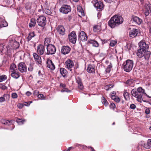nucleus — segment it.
Instances as JSON below:
<instances>
[{
  "label": "nucleus",
  "mask_w": 151,
  "mask_h": 151,
  "mask_svg": "<svg viewBox=\"0 0 151 151\" xmlns=\"http://www.w3.org/2000/svg\"><path fill=\"white\" fill-rule=\"evenodd\" d=\"M139 44V48L136 53L138 58V62L141 65H147L151 54L150 52L147 50L149 48L148 45L144 42H140Z\"/></svg>",
  "instance_id": "nucleus-1"
},
{
  "label": "nucleus",
  "mask_w": 151,
  "mask_h": 151,
  "mask_svg": "<svg viewBox=\"0 0 151 151\" xmlns=\"http://www.w3.org/2000/svg\"><path fill=\"white\" fill-rule=\"evenodd\" d=\"M123 22L121 16L116 15L111 17L108 22V25L111 28L118 27Z\"/></svg>",
  "instance_id": "nucleus-2"
},
{
  "label": "nucleus",
  "mask_w": 151,
  "mask_h": 151,
  "mask_svg": "<svg viewBox=\"0 0 151 151\" xmlns=\"http://www.w3.org/2000/svg\"><path fill=\"white\" fill-rule=\"evenodd\" d=\"M133 64V61L132 60H127L123 64L124 70L127 72H129L132 68Z\"/></svg>",
  "instance_id": "nucleus-3"
},
{
  "label": "nucleus",
  "mask_w": 151,
  "mask_h": 151,
  "mask_svg": "<svg viewBox=\"0 0 151 151\" xmlns=\"http://www.w3.org/2000/svg\"><path fill=\"white\" fill-rule=\"evenodd\" d=\"M47 46V52L46 54L47 55L54 54L56 51V49L55 46L51 44L46 45Z\"/></svg>",
  "instance_id": "nucleus-4"
},
{
  "label": "nucleus",
  "mask_w": 151,
  "mask_h": 151,
  "mask_svg": "<svg viewBox=\"0 0 151 151\" xmlns=\"http://www.w3.org/2000/svg\"><path fill=\"white\" fill-rule=\"evenodd\" d=\"M46 17L43 16H40L37 19V22L38 25L44 28L46 24Z\"/></svg>",
  "instance_id": "nucleus-5"
},
{
  "label": "nucleus",
  "mask_w": 151,
  "mask_h": 151,
  "mask_svg": "<svg viewBox=\"0 0 151 151\" xmlns=\"http://www.w3.org/2000/svg\"><path fill=\"white\" fill-rule=\"evenodd\" d=\"M71 8L70 6L63 5L59 9L60 12L63 14H67L70 12Z\"/></svg>",
  "instance_id": "nucleus-6"
},
{
  "label": "nucleus",
  "mask_w": 151,
  "mask_h": 151,
  "mask_svg": "<svg viewBox=\"0 0 151 151\" xmlns=\"http://www.w3.org/2000/svg\"><path fill=\"white\" fill-rule=\"evenodd\" d=\"M66 68L69 70L70 71H72L74 69V63L73 60L70 59H68L65 63Z\"/></svg>",
  "instance_id": "nucleus-7"
},
{
  "label": "nucleus",
  "mask_w": 151,
  "mask_h": 151,
  "mask_svg": "<svg viewBox=\"0 0 151 151\" xmlns=\"http://www.w3.org/2000/svg\"><path fill=\"white\" fill-rule=\"evenodd\" d=\"M68 38L70 42L73 44H75L77 40V37L75 32L73 31L71 32L68 35Z\"/></svg>",
  "instance_id": "nucleus-8"
},
{
  "label": "nucleus",
  "mask_w": 151,
  "mask_h": 151,
  "mask_svg": "<svg viewBox=\"0 0 151 151\" xmlns=\"http://www.w3.org/2000/svg\"><path fill=\"white\" fill-rule=\"evenodd\" d=\"M18 68L19 71L22 73L26 72L27 68L24 63L21 62L18 65Z\"/></svg>",
  "instance_id": "nucleus-9"
},
{
  "label": "nucleus",
  "mask_w": 151,
  "mask_h": 151,
  "mask_svg": "<svg viewBox=\"0 0 151 151\" xmlns=\"http://www.w3.org/2000/svg\"><path fill=\"white\" fill-rule=\"evenodd\" d=\"M94 6L99 11H101L103 10L104 7L103 3L101 1H96Z\"/></svg>",
  "instance_id": "nucleus-10"
},
{
  "label": "nucleus",
  "mask_w": 151,
  "mask_h": 151,
  "mask_svg": "<svg viewBox=\"0 0 151 151\" xmlns=\"http://www.w3.org/2000/svg\"><path fill=\"white\" fill-rule=\"evenodd\" d=\"M37 53L40 55H42L45 52V47L42 45L40 44L37 46Z\"/></svg>",
  "instance_id": "nucleus-11"
},
{
  "label": "nucleus",
  "mask_w": 151,
  "mask_h": 151,
  "mask_svg": "<svg viewBox=\"0 0 151 151\" xmlns=\"http://www.w3.org/2000/svg\"><path fill=\"white\" fill-rule=\"evenodd\" d=\"M79 39L81 41H85L87 40L88 37L85 32L82 31L80 33Z\"/></svg>",
  "instance_id": "nucleus-12"
},
{
  "label": "nucleus",
  "mask_w": 151,
  "mask_h": 151,
  "mask_svg": "<svg viewBox=\"0 0 151 151\" xmlns=\"http://www.w3.org/2000/svg\"><path fill=\"white\" fill-rule=\"evenodd\" d=\"M138 33V29L133 28L129 32V35L130 37L134 38L137 35Z\"/></svg>",
  "instance_id": "nucleus-13"
},
{
  "label": "nucleus",
  "mask_w": 151,
  "mask_h": 151,
  "mask_svg": "<svg viewBox=\"0 0 151 151\" xmlns=\"http://www.w3.org/2000/svg\"><path fill=\"white\" fill-rule=\"evenodd\" d=\"M71 48L68 46H63L62 47L61 52L62 54L65 55L68 54L70 51Z\"/></svg>",
  "instance_id": "nucleus-14"
},
{
  "label": "nucleus",
  "mask_w": 151,
  "mask_h": 151,
  "mask_svg": "<svg viewBox=\"0 0 151 151\" xmlns=\"http://www.w3.org/2000/svg\"><path fill=\"white\" fill-rule=\"evenodd\" d=\"M95 66L94 64L88 65L87 69V71L88 72L93 73L95 72Z\"/></svg>",
  "instance_id": "nucleus-15"
},
{
  "label": "nucleus",
  "mask_w": 151,
  "mask_h": 151,
  "mask_svg": "<svg viewBox=\"0 0 151 151\" xmlns=\"http://www.w3.org/2000/svg\"><path fill=\"white\" fill-rule=\"evenodd\" d=\"M142 96V94H139L136 97L137 99V101L140 103H141L142 100L144 102L147 103L151 104V103H150L148 101L145 100L144 97L143 98Z\"/></svg>",
  "instance_id": "nucleus-16"
},
{
  "label": "nucleus",
  "mask_w": 151,
  "mask_h": 151,
  "mask_svg": "<svg viewBox=\"0 0 151 151\" xmlns=\"http://www.w3.org/2000/svg\"><path fill=\"white\" fill-rule=\"evenodd\" d=\"M57 30L59 34L63 35L65 34V29L63 26H58L57 28Z\"/></svg>",
  "instance_id": "nucleus-17"
},
{
  "label": "nucleus",
  "mask_w": 151,
  "mask_h": 151,
  "mask_svg": "<svg viewBox=\"0 0 151 151\" xmlns=\"http://www.w3.org/2000/svg\"><path fill=\"white\" fill-rule=\"evenodd\" d=\"M33 56L35 61L39 64L41 65L42 60L41 57L36 53H33Z\"/></svg>",
  "instance_id": "nucleus-18"
},
{
  "label": "nucleus",
  "mask_w": 151,
  "mask_h": 151,
  "mask_svg": "<svg viewBox=\"0 0 151 151\" xmlns=\"http://www.w3.org/2000/svg\"><path fill=\"white\" fill-rule=\"evenodd\" d=\"M10 45L11 46L13 49H17L19 47V42L15 40H12L11 41Z\"/></svg>",
  "instance_id": "nucleus-19"
},
{
  "label": "nucleus",
  "mask_w": 151,
  "mask_h": 151,
  "mask_svg": "<svg viewBox=\"0 0 151 151\" xmlns=\"http://www.w3.org/2000/svg\"><path fill=\"white\" fill-rule=\"evenodd\" d=\"M47 67L51 70H54L55 68V65L52 63L51 60L49 59L47 62Z\"/></svg>",
  "instance_id": "nucleus-20"
},
{
  "label": "nucleus",
  "mask_w": 151,
  "mask_h": 151,
  "mask_svg": "<svg viewBox=\"0 0 151 151\" xmlns=\"http://www.w3.org/2000/svg\"><path fill=\"white\" fill-rule=\"evenodd\" d=\"M88 43L92 45L93 46L97 47L99 46V44L98 42L94 40L89 39L88 41Z\"/></svg>",
  "instance_id": "nucleus-21"
},
{
  "label": "nucleus",
  "mask_w": 151,
  "mask_h": 151,
  "mask_svg": "<svg viewBox=\"0 0 151 151\" xmlns=\"http://www.w3.org/2000/svg\"><path fill=\"white\" fill-rule=\"evenodd\" d=\"M12 72L11 76L15 79H17L20 76L19 73L16 70H13Z\"/></svg>",
  "instance_id": "nucleus-22"
},
{
  "label": "nucleus",
  "mask_w": 151,
  "mask_h": 151,
  "mask_svg": "<svg viewBox=\"0 0 151 151\" xmlns=\"http://www.w3.org/2000/svg\"><path fill=\"white\" fill-rule=\"evenodd\" d=\"M137 91L138 93L139 94H145L146 96L148 98H151V96H149L148 95H147L146 93H145V90L144 89H143L142 87H139L137 89Z\"/></svg>",
  "instance_id": "nucleus-23"
},
{
  "label": "nucleus",
  "mask_w": 151,
  "mask_h": 151,
  "mask_svg": "<svg viewBox=\"0 0 151 151\" xmlns=\"http://www.w3.org/2000/svg\"><path fill=\"white\" fill-rule=\"evenodd\" d=\"M132 19L133 21L138 25L140 24L142 22V20L136 16H133Z\"/></svg>",
  "instance_id": "nucleus-24"
},
{
  "label": "nucleus",
  "mask_w": 151,
  "mask_h": 151,
  "mask_svg": "<svg viewBox=\"0 0 151 151\" xmlns=\"http://www.w3.org/2000/svg\"><path fill=\"white\" fill-rule=\"evenodd\" d=\"M8 24L4 20L0 19V27H6L8 26Z\"/></svg>",
  "instance_id": "nucleus-25"
},
{
  "label": "nucleus",
  "mask_w": 151,
  "mask_h": 151,
  "mask_svg": "<svg viewBox=\"0 0 151 151\" xmlns=\"http://www.w3.org/2000/svg\"><path fill=\"white\" fill-rule=\"evenodd\" d=\"M36 24L35 19L34 18H32L30 20V22L29 24V26L30 28H31L33 27H35Z\"/></svg>",
  "instance_id": "nucleus-26"
},
{
  "label": "nucleus",
  "mask_w": 151,
  "mask_h": 151,
  "mask_svg": "<svg viewBox=\"0 0 151 151\" xmlns=\"http://www.w3.org/2000/svg\"><path fill=\"white\" fill-rule=\"evenodd\" d=\"M60 74L63 77H65L67 74V72L64 68H60Z\"/></svg>",
  "instance_id": "nucleus-27"
},
{
  "label": "nucleus",
  "mask_w": 151,
  "mask_h": 151,
  "mask_svg": "<svg viewBox=\"0 0 151 151\" xmlns=\"http://www.w3.org/2000/svg\"><path fill=\"white\" fill-rule=\"evenodd\" d=\"M151 139H149L147 140V143L145 144L144 147L147 149H149L151 147Z\"/></svg>",
  "instance_id": "nucleus-28"
},
{
  "label": "nucleus",
  "mask_w": 151,
  "mask_h": 151,
  "mask_svg": "<svg viewBox=\"0 0 151 151\" xmlns=\"http://www.w3.org/2000/svg\"><path fill=\"white\" fill-rule=\"evenodd\" d=\"M6 46L3 44H0V51L1 52H6Z\"/></svg>",
  "instance_id": "nucleus-29"
},
{
  "label": "nucleus",
  "mask_w": 151,
  "mask_h": 151,
  "mask_svg": "<svg viewBox=\"0 0 151 151\" xmlns=\"http://www.w3.org/2000/svg\"><path fill=\"white\" fill-rule=\"evenodd\" d=\"M35 36V34L34 32H32L29 33L27 37L28 41H30L32 38Z\"/></svg>",
  "instance_id": "nucleus-30"
},
{
  "label": "nucleus",
  "mask_w": 151,
  "mask_h": 151,
  "mask_svg": "<svg viewBox=\"0 0 151 151\" xmlns=\"http://www.w3.org/2000/svg\"><path fill=\"white\" fill-rule=\"evenodd\" d=\"M131 93L132 96H134L135 97H136L139 94L137 91L134 89H133L132 90Z\"/></svg>",
  "instance_id": "nucleus-31"
},
{
  "label": "nucleus",
  "mask_w": 151,
  "mask_h": 151,
  "mask_svg": "<svg viewBox=\"0 0 151 151\" xmlns=\"http://www.w3.org/2000/svg\"><path fill=\"white\" fill-rule=\"evenodd\" d=\"M16 122L19 124H22L24 123L25 121L24 120H22V119L17 118L16 120Z\"/></svg>",
  "instance_id": "nucleus-32"
},
{
  "label": "nucleus",
  "mask_w": 151,
  "mask_h": 151,
  "mask_svg": "<svg viewBox=\"0 0 151 151\" xmlns=\"http://www.w3.org/2000/svg\"><path fill=\"white\" fill-rule=\"evenodd\" d=\"M102 102L105 106H106L108 105V102L104 97H103L102 99Z\"/></svg>",
  "instance_id": "nucleus-33"
},
{
  "label": "nucleus",
  "mask_w": 151,
  "mask_h": 151,
  "mask_svg": "<svg viewBox=\"0 0 151 151\" xmlns=\"http://www.w3.org/2000/svg\"><path fill=\"white\" fill-rule=\"evenodd\" d=\"M16 65L14 63H12L10 66V70L11 72H12L13 70H16L14 69L16 68Z\"/></svg>",
  "instance_id": "nucleus-34"
},
{
  "label": "nucleus",
  "mask_w": 151,
  "mask_h": 151,
  "mask_svg": "<svg viewBox=\"0 0 151 151\" xmlns=\"http://www.w3.org/2000/svg\"><path fill=\"white\" fill-rule=\"evenodd\" d=\"M7 76L5 75L0 76V82H2L7 79Z\"/></svg>",
  "instance_id": "nucleus-35"
},
{
  "label": "nucleus",
  "mask_w": 151,
  "mask_h": 151,
  "mask_svg": "<svg viewBox=\"0 0 151 151\" xmlns=\"http://www.w3.org/2000/svg\"><path fill=\"white\" fill-rule=\"evenodd\" d=\"M134 82V81L132 79L128 80L126 82V84L129 85H131Z\"/></svg>",
  "instance_id": "nucleus-36"
},
{
  "label": "nucleus",
  "mask_w": 151,
  "mask_h": 151,
  "mask_svg": "<svg viewBox=\"0 0 151 151\" xmlns=\"http://www.w3.org/2000/svg\"><path fill=\"white\" fill-rule=\"evenodd\" d=\"M113 85L112 84L108 85L105 87V89L107 91L113 88Z\"/></svg>",
  "instance_id": "nucleus-37"
},
{
  "label": "nucleus",
  "mask_w": 151,
  "mask_h": 151,
  "mask_svg": "<svg viewBox=\"0 0 151 151\" xmlns=\"http://www.w3.org/2000/svg\"><path fill=\"white\" fill-rule=\"evenodd\" d=\"M123 95L126 100H127L129 99V95L128 92H125L124 93Z\"/></svg>",
  "instance_id": "nucleus-38"
},
{
  "label": "nucleus",
  "mask_w": 151,
  "mask_h": 151,
  "mask_svg": "<svg viewBox=\"0 0 151 151\" xmlns=\"http://www.w3.org/2000/svg\"><path fill=\"white\" fill-rule=\"evenodd\" d=\"M76 80L78 84H80L81 83H82L81 79L79 77H77L76 79Z\"/></svg>",
  "instance_id": "nucleus-39"
},
{
  "label": "nucleus",
  "mask_w": 151,
  "mask_h": 151,
  "mask_svg": "<svg viewBox=\"0 0 151 151\" xmlns=\"http://www.w3.org/2000/svg\"><path fill=\"white\" fill-rule=\"evenodd\" d=\"M45 13L47 14L50 15L51 14V11L48 9H45Z\"/></svg>",
  "instance_id": "nucleus-40"
},
{
  "label": "nucleus",
  "mask_w": 151,
  "mask_h": 151,
  "mask_svg": "<svg viewBox=\"0 0 151 151\" xmlns=\"http://www.w3.org/2000/svg\"><path fill=\"white\" fill-rule=\"evenodd\" d=\"M50 42V39L49 38H46L44 42V44L45 45L46 44V43H47L46 45H50L49 44Z\"/></svg>",
  "instance_id": "nucleus-41"
},
{
  "label": "nucleus",
  "mask_w": 151,
  "mask_h": 151,
  "mask_svg": "<svg viewBox=\"0 0 151 151\" xmlns=\"http://www.w3.org/2000/svg\"><path fill=\"white\" fill-rule=\"evenodd\" d=\"M116 43V41L115 40H112L111 41L110 43V45L112 47H113L115 45Z\"/></svg>",
  "instance_id": "nucleus-42"
},
{
  "label": "nucleus",
  "mask_w": 151,
  "mask_h": 151,
  "mask_svg": "<svg viewBox=\"0 0 151 151\" xmlns=\"http://www.w3.org/2000/svg\"><path fill=\"white\" fill-rule=\"evenodd\" d=\"M61 92H70V91L67 88H64L63 89L61 90Z\"/></svg>",
  "instance_id": "nucleus-43"
},
{
  "label": "nucleus",
  "mask_w": 151,
  "mask_h": 151,
  "mask_svg": "<svg viewBox=\"0 0 151 151\" xmlns=\"http://www.w3.org/2000/svg\"><path fill=\"white\" fill-rule=\"evenodd\" d=\"M13 121L12 120H11L10 121H9V120H6L5 121V124L8 125H10V124L9 123H13Z\"/></svg>",
  "instance_id": "nucleus-44"
},
{
  "label": "nucleus",
  "mask_w": 151,
  "mask_h": 151,
  "mask_svg": "<svg viewBox=\"0 0 151 151\" xmlns=\"http://www.w3.org/2000/svg\"><path fill=\"white\" fill-rule=\"evenodd\" d=\"M146 10L151 12V4L147 5L146 7Z\"/></svg>",
  "instance_id": "nucleus-45"
},
{
  "label": "nucleus",
  "mask_w": 151,
  "mask_h": 151,
  "mask_svg": "<svg viewBox=\"0 0 151 151\" xmlns=\"http://www.w3.org/2000/svg\"><path fill=\"white\" fill-rule=\"evenodd\" d=\"M17 95L16 93H13L12 94V97L13 99L17 98Z\"/></svg>",
  "instance_id": "nucleus-46"
},
{
  "label": "nucleus",
  "mask_w": 151,
  "mask_h": 151,
  "mask_svg": "<svg viewBox=\"0 0 151 151\" xmlns=\"http://www.w3.org/2000/svg\"><path fill=\"white\" fill-rule=\"evenodd\" d=\"M78 84V88L81 90H82L83 89V86L82 83H81L80 84Z\"/></svg>",
  "instance_id": "nucleus-47"
},
{
  "label": "nucleus",
  "mask_w": 151,
  "mask_h": 151,
  "mask_svg": "<svg viewBox=\"0 0 151 151\" xmlns=\"http://www.w3.org/2000/svg\"><path fill=\"white\" fill-rule=\"evenodd\" d=\"M0 88L3 90H5L7 88V87L3 85H1L0 86Z\"/></svg>",
  "instance_id": "nucleus-48"
},
{
  "label": "nucleus",
  "mask_w": 151,
  "mask_h": 151,
  "mask_svg": "<svg viewBox=\"0 0 151 151\" xmlns=\"http://www.w3.org/2000/svg\"><path fill=\"white\" fill-rule=\"evenodd\" d=\"M130 107L132 109H134L136 108V106L134 104H132L130 105Z\"/></svg>",
  "instance_id": "nucleus-49"
},
{
  "label": "nucleus",
  "mask_w": 151,
  "mask_h": 151,
  "mask_svg": "<svg viewBox=\"0 0 151 151\" xmlns=\"http://www.w3.org/2000/svg\"><path fill=\"white\" fill-rule=\"evenodd\" d=\"M38 97L40 99H43L44 98L43 95L42 94H40L38 95Z\"/></svg>",
  "instance_id": "nucleus-50"
},
{
  "label": "nucleus",
  "mask_w": 151,
  "mask_h": 151,
  "mask_svg": "<svg viewBox=\"0 0 151 151\" xmlns=\"http://www.w3.org/2000/svg\"><path fill=\"white\" fill-rule=\"evenodd\" d=\"M110 108L113 109H114L115 108V104L114 103H111L110 106Z\"/></svg>",
  "instance_id": "nucleus-51"
},
{
  "label": "nucleus",
  "mask_w": 151,
  "mask_h": 151,
  "mask_svg": "<svg viewBox=\"0 0 151 151\" xmlns=\"http://www.w3.org/2000/svg\"><path fill=\"white\" fill-rule=\"evenodd\" d=\"M114 101H115L116 102L118 103L120 101V99L118 96H117L116 97V98L115 99Z\"/></svg>",
  "instance_id": "nucleus-52"
},
{
  "label": "nucleus",
  "mask_w": 151,
  "mask_h": 151,
  "mask_svg": "<svg viewBox=\"0 0 151 151\" xmlns=\"http://www.w3.org/2000/svg\"><path fill=\"white\" fill-rule=\"evenodd\" d=\"M5 100V98L4 96L3 97H0V102H4Z\"/></svg>",
  "instance_id": "nucleus-53"
},
{
  "label": "nucleus",
  "mask_w": 151,
  "mask_h": 151,
  "mask_svg": "<svg viewBox=\"0 0 151 151\" xmlns=\"http://www.w3.org/2000/svg\"><path fill=\"white\" fill-rule=\"evenodd\" d=\"M23 106V104H19L17 105V106L19 109L22 108Z\"/></svg>",
  "instance_id": "nucleus-54"
},
{
  "label": "nucleus",
  "mask_w": 151,
  "mask_h": 151,
  "mask_svg": "<svg viewBox=\"0 0 151 151\" xmlns=\"http://www.w3.org/2000/svg\"><path fill=\"white\" fill-rule=\"evenodd\" d=\"M150 12H150V11L146 10L145 12V14L146 16H148Z\"/></svg>",
  "instance_id": "nucleus-55"
},
{
  "label": "nucleus",
  "mask_w": 151,
  "mask_h": 151,
  "mask_svg": "<svg viewBox=\"0 0 151 151\" xmlns=\"http://www.w3.org/2000/svg\"><path fill=\"white\" fill-rule=\"evenodd\" d=\"M145 113L147 114H149L150 113V111L149 109H146Z\"/></svg>",
  "instance_id": "nucleus-56"
},
{
  "label": "nucleus",
  "mask_w": 151,
  "mask_h": 151,
  "mask_svg": "<svg viewBox=\"0 0 151 151\" xmlns=\"http://www.w3.org/2000/svg\"><path fill=\"white\" fill-rule=\"evenodd\" d=\"M98 27V26H94L93 28V31L94 32H96L97 31L96 29Z\"/></svg>",
  "instance_id": "nucleus-57"
},
{
  "label": "nucleus",
  "mask_w": 151,
  "mask_h": 151,
  "mask_svg": "<svg viewBox=\"0 0 151 151\" xmlns=\"http://www.w3.org/2000/svg\"><path fill=\"white\" fill-rule=\"evenodd\" d=\"M60 87H63V88H65L66 86V85L65 84L61 83L60 84Z\"/></svg>",
  "instance_id": "nucleus-58"
},
{
  "label": "nucleus",
  "mask_w": 151,
  "mask_h": 151,
  "mask_svg": "<svg viewBox=\"0 0 151 151\" xmlns=\"http://www.w3.org/2000/svg\"><path fill=\"white\" fill-rule=\"evenodd\" d=\"M111 70V69L107 68H106V73H109Z\"/></svg>",
  "instance_id": "nucleus-59"
},
{
  "label": "nucleus",
  "mask_w": 151,
  "mask_h": 151,
  "mask_svg": "<svg viewBox=\"0 0 151 151\" xmlns=\"http://www.w3.org/2000/svg\"><path fill=\"white\" fill-rule=\"evenodd\" d=\"M32 102V101H30V102H25L27 104H25V105L26 106H29V105L30 104V103Z\"/></svg>",
  "instance_id": "nucleus-60"
},
{
  "label": "nucleus",
  "mask_w": 151,
  "mask_h": 151,
  "mask_svg": "<svg viewBox=\"0 0 151 151\" xmlns=\"http://www.w3.org/2000/svg\"><path fill=\"white\" fill-rule=\"evenodd\" d=\"M32 94L29 91H27L26 93V94L27 96H29L31 95Z\"/></svg>",
  "instance_id": "nucleus-61"
},
{
  "label": "nucleus",
  "mask_w": 151,
  "mask_h": 151,
  "mask_svg": "<svg viewBox=\"0 0 151 151\" xmlns=\"http://www.w3.org/2000/svg\"><path fill=\"white\" fill-rule=\"evenodd\" d=\"M106 2L108 3H111L114 0H104Z\"/></svg>",
  "instance_id": "nucleus-62"
},
{
  "label": "nucleus",
  "mask_w": 151,
  "mask_h": 151,
  "mask_svg": "<svg viewBox=\"0 0 151 151\" xmlns=\"http://www.w3.org/2000/svg\"><path fill=\"white\" fill-rule=\"evenodd\" d=\"M112 67V65H111V64H110V65H109L107 67V68H109V69H111V68Z\"/></svg>",
  "instance_id": "nucleus-63"
},
{
  "label": "nucleus",
  "mask_w": 151,
  "mask_h": 151,
  "mask_svg": "<svg viewBox=\"0 0 151 151\" xmlns=\"http://www.w3.org/2000/svg\"><path fill=\"white\" fill-rule=\"evenodd\" d=\"M73 147H69L67 150H65L63 151H70Z\"/></svg>",
  "instance_id": "nucleus-64"
}]
</instances>
